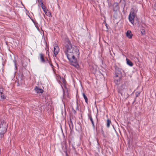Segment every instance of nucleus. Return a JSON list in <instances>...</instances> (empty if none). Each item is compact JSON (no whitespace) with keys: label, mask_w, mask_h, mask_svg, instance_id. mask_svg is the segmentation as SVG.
Listing matches in <instances>:
<instances>
[{"label":"nucleus","mask_w":156,"mask_h":156,"mask_svg":"<svg viewBox=\"0 0 156 156\" xmlns=\"http://www.w3.org/2000/svg\"><path fill=\"white\" fill-rule=\"evenodd\" d=\"M72 147H73V149L74 150H75V148L74 147V146L73 145H72Z\"/></svg>","instance_id":"obj_23"},{"label":"nucleus","mask_w":156,"mask_h":156,"mask_svg":"<svg viewBox=\"0 0 156 156\" xmlns=\"http://www.w3.org/2000/svg\"><path fill=\"white\" fill-rule=\"evenodd\" d=\"M88 116L89 119H90V120L91 122L93 128H95V126L94 124V122L93 121V119L92 118L91 115L90 114H88Z\"/></svg>","instance_id":"obj_9"},{"label":"nucleus","mask_w":156,"mask_h":156,"mask_svg":"<svg viewBox=\"0 0 156 156\" xmlns=\"http://www.w3.org/2000/svg\"><path fill=\"white\" fill-rule=\"evenodd\" d=\"M115 73L121 75L122 71V69L120 68L117 67V66H115Z\"/></svg>","instance_id":"obj_5"},{"label":"nucleus","mask_w":156,"mask_h":156,"mask_svg":"<svg viewBox=\"0 0 156 156\" xmlns=\"http://www.w3.org/2000/svg\"><path fill=\"white\" fill-rule=\"evenodd\" d=\"M126 63L127 65L130 66H133V63L129 59L126 58Z\"/></svg>","instance_id":"obj_13"},{"label":"nucleus","mask_w":156,"mask_h":156,"mask_svg":"<svg viewBox=\"0 0 156 156\" xmlns=\"http://www.w3.org/2000/svg\"><path fill=\"white\" fill-rule=\"evenodd\" d=\"M54 53L55 56H56L59 51V48L57 44H55L54 45Z\"/></svg>","instance_id":"obj_4"},{"label":"nucleus","mask_w":156,"mask_h":156,"mask_svg":"<svg viewBox=\"0 0 156 156\" xmlns=\"http://www.w3.org/2000/svg\"><path fill=\"white\" fill-rule=\"evenodd\" d=\"M105 26L107 28H108L107 25L106 23L105 24Z\"/></svg>","instance_id":"obj_29"},{"label":"nucleus","mask_w":156,"mask_h":156,"mask_svg":"<svg viewBox=\"0 0 156 156\" xmlns=\"http://www.w3.org/2000/svg\"><path fill=\"white\" fill-rule=\"evenodd\" d=\"M40 56L41 62L43 63H44L45 60L44 58V55L42 54L41 53L40 54Z\"/></svg>","instance_id":"obj_11"},{"label":"nucleus","mask_w":156,"mask_h":156,"mask_svg":"<svg viewBox=\"0 0 156 156\" xmlns=\"http://www.w3.org/2000/svg\"><path fill=\"white\" fill-rule=\"evenodd\" d=\"M138 9L137 8H132L131 11L130 12L128 16L129 21L133 25L134 23V19L135 16H136V13Z\"/></svg>","instance_id":"obj_2"},{"label":"nucleus","mask_w":156,"mask_h":156,"mask_svg":"<svg viewBox=\"0 0 156 156\" xmlns=\"http://www.w3.org/2000/svg\"><path fill=\"white\" fill-rule=\"evenodd\" d=\"M64 152L66 153V156H68V154L67 153V151H64Z\"/></svg>","instance_id":"obj_24"},{"label":"nucleus","mask_w":156,"mask_h":156,"mask_svg":"<svg viewBox=\"0 0 156 156\" xmlns=\"http://www.w3.org/2000/svg\"><path fill=\"white\" fill-rule=\"evenodd\" d=\"M119 7L117 3H115L113 5V11L116 12L119 9Z\"/></svg>","instance_id":"obj_10"},{"label":"nucleus","mask_w":156,"mask_h":156,"mask_svg":"<svg viewBox=\"0 0 156 156\" xmlns=\"http://www.w3.org/2000/svg\"><path fill=\"white\" fill-rule=\"evenodd\" d=\"M8 125L4 120L0 121V132L6 133L7 131Z\"/></svg>","instance_id":"obj_3"},{"label":"nucleus","mask_w":156,"mask_h":156,"mask_svg":"<svg viewBox=\"0 0 156 156\" xmlns=\"http://www.w3.org/2000/svg\"><path fill=\"white\" fill-rule=\"evenodd\" d=\"M46 15L48 16H51V14L48 10V12Z\"/></svg>","instance_id":"obj_18"},{"label":"nucleus","mask_w":156,"mask_h":156,"mask_svg":"<svg viewBox=\"0 0 156 156\" xmlns=\"http://www.w3.org/2000/svg\"><path fill=\"white\" fill-rule=\"evenodd\" d=\"M120 75V74H118L115 73V78L118 77V78H119V77H120V76H121V75Z\"/></svg>","instance_id":"obj_21"},{"label":"nucleus","mask_w":156,"mask_h":156,"mask_svg":"<svg viewBox=\"0 0 156 156\" xmlns=\"http://www.w3.org/2000/svg\"><path fill=\"white\" fill-rule=\"evenodd\" d=\"M64 51L71 64L75 67L78 68L79 65L75 57L79 55V50L77 47L72 45L70 41L68 39L66 40Z\"/></svg>","instance_id":"obj_1"},{"label":"nucleus","mask_w":156,"mask_h":156,"mask_svg":"<svg viewBox=\"0 0 156 156\" xmlns=\"http://www.w3.org/2000/svg\"><path fill=\"white\" fill-rule=\"evenodd\" d=\"M83 96L85 100V101L86 103L88 104V100L86 96L85 95L84 93H82Z\"/></svg>","instance_id":"obj_14"},{"label":"nucleus","mask_w":156,"mask_h":156,"mask_svg":"<svg viewBox=\"0 0 156 156\" xmlns=\"http://www.w3.org/2000/svg\"><path fill=\"white\" fill-rule=\"evenodd\" d=\"M14 64H15V66H16V61H14Z\"/></svg>","instance_id":"obj_26"},{"label":"nucleus","mask_w":156,"mask_h":156,"mask_svg":"<svg viewBox=\"0 0 156 156\" xmlns=\"http://www.w3.org/2000/svg\"><path fill=\"white\" fill-rule=\"evenodd\" d=\"M76 108H78V103H76Z\"/></svg>","instance_id":"obj_27"},{"label":"nucleus","mask_w":156,"mask_h":156,"mask_svg":"<svg viewBox=\"0 0 156 156\" xmlns=\"http://www.w3.org/2000/svg\"><path fill=\"white\" fill-rule=\"evenodd\" d=\"M70 122L73 125V123H72L71 120H70Z\"/></svg>","instance_id":"obj_30"},{"label":"nucleus","mask_w":156,"mask_h":156,"mask_svg":"<svg viewBox=\"0 0 156 156\" xmlns=\"http://www.w3.org/2000/svg\"><path fill=\"white\" fill-rule=\"evenodd\" d=\"M133 34H132L130 30H128L126 33V36L129 39H131L132 38V37Z\"/></svg>","instance_id":"obj_7"},{"label":"nucleus","mask_w":156,"mask_h":156,"mask_svg":"<svg viewBox=\"0 0 156 156\" xmlns=\"http://www.w3.org/2000/svg\"><path fill=\"white\" fill-rule=\"evenodd\" d=\"M141 33L142 35H144L145 34V30L144 29H142L141 30Z\"/></svg>","instance_id":"obj_20"},{"label":"nucleus","mask_w":156,"mask_h":156,"mask_svg":"<svg viewBox=\"0 0 156 156\" xmlns=\"http://www.w3.org/2000/svg\"><path fill=\"white\" fill-rule=\"evenodd\" d=\"M48 10H45V11H44V13H45V14L47 13V12H48Z\"/></svg>","instance_id":"obj_25"},{"label":"nucleus","mask_w":156,"mask_h":156,"mask_svg":"<svg viewBox=\"0 0 156 156\" xmlns=\"http://www.w3.org/2000/svg\"><path fill=\"white\" fill-rule=\"evenodd\" d=\"M34 23L35 24V23L33 21Z\"/></svg>","instance_id":"obj_31"},{"label":"nucleus","mask_w":156,"mask_h":156,"mask_svg":"<svg viewBox=\"0 0 156 156\" xmlns=\"http://www.w3.org/2000/svg\"><path fill=\"white\" fill-rule=\"evenodd\" d=\"M154 9H155V10H156V5L154 6Z\"/></svg>","instance_id":"obj_28"},{"label":"nucleus","mask_w":156,"mask_h":156,"mask_svg":"<svg viewBox=\"0 0 156 156\" xmlns=\"http://www.w3.org/2000/svg\"><path fill=\"white\" fill-rule=\"evenodd\" d=\"M107 1H108H108H109V0H107Z\"/></svg>","instance_id":"obj_32"},{"label":"nucleus","mask_w":156,"mask_h":156,"mask_svg":"<svg viewBox=\"0 0 156 156\" xmlns=\"http://www.w3.org/2000/svg\"><path fill=\"white\" fill-rule=\"evenodd\" d=\"M111 123V121L109 119L107 120V127L109 128L110 126V124Z\"/></svg>","instance_id":"obj_15"},{"label":"nucleus","mask_w":156,"mask_h":156,"mask_svg":"<svg viewBox=\"0 0 156 156\" xmlns=\"http://www.w3.org/2000/svg\"><path fill=\"white\" fill-rule=\"evenodd\" d=\"M47 60L48 61V63H49V64L50 65V66L52 67H53V65H52V64L51 63V61H48V59H47Z\"/></svg>","instance_id":"obj_22"},{"label":"nucleus","mask_w":156,"mask_h":156,"mask_svg":"<svg viewBox=\"0 0 156 156\" xmlns=\"http://www.w3.org/2000/svg\"><path fill=\"white\" fill-rule=\"evenodd\" d=\"M114 82L117 85H119L120 84V77L117 79H116L115 78L114 80Z\"/></svg>","instance_id":"obj_12"},{"label":"nucleus","mask_w":156,"mask_h":156,"mask_svg":"<svg viewBox=\"0 0 156 156\" xmlns=\"http://www.w3.org/2000/svg\"><path fill=\"white\" fill-rule=\"evenodd\" d=\"M3 88H0V97H1V99L4 100L6 98L5 95L3 94Z\"/></svg>","instance_id":"obj_6"},{"label":"nucleus","mask_w":156,"mask_h":156,"mask_svg":"<svg viewBox=\"0 0 156 156\" xmlns=\"http://www.w3.org/2000/svg\"><path fill=\"white\" fill-rule=\"evenodd\" d=\"M140 94V92L137 91L135 93L136 96V97H138Z\"/></svg>","instance_id":"obj_19"},{"label":"nucleus","mask_w":156,"mask_h":156,"mask_svg":"<svg viewBox=\"0 0 156 156\" xmlns=\"http://www.w3.org/2000/svg\"><path fill=\"white\" fill-rule=\"evenodd\" d=\"M41 7L43 11H45V10H46L45 6L43 4V3H41Z\"/></svg>","instance_id":"obj_17"},{"label":"nucleus","mask_w":156,"mask_h":156,"mask_svg":"<svg viewBox=\"0 0 156 156\" xmlns=\"http://www.w3.org/2000/svg\"><path fill=\"white\" fill-rule=\"evenodd\" d=\"M34 90L36 91V92L37 93H42L43 92V90L39 88L37 86H36Z\"/></svg>","instance_id":"obj_8"},{"label":"nucleus","mask_w":156,"mask_h":156,"mask_svg":"<svg viewBox=\"0 0 156 156\" xmlns=\"http://www.w3.org/2000/svg\"><path fill=\"white\" fill-rule=\"evenodd\" d=\"M6 133H4L1 132H0V139H1L4 136V134Z\"/></svg>","instance_id":"obj_16"}]
</instances>
